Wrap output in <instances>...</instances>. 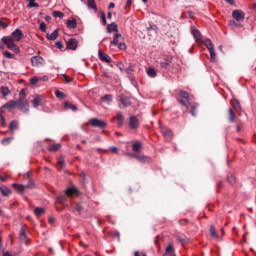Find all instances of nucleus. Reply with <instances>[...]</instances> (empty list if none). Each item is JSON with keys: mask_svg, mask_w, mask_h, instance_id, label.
I'll list each match as a JSON object with an SVG mask.
<instances>
[{"mask_svg": "<svg viewBox=\"0 0 256 256\" xmlns=\"http://www.w3.org/2000/svg\"><path fill=\"white\" fill-rule=\"evenodd\" d=\"M27 97V90L22 89L19 94V99L16 101V107L22 113H29V101H27L25 98Z\"/></svg>", "mask_w": 256, "mask_h": 256, "instance_id": "obj_1", "label": "nucleus"}, {"mask_svg": "<svg viewBox=\"0 0 256 256\" xmlns=\"http://www.w3.org/2000/svg\"><path fill=\"white\" fill-rule=\"evenodd\" d=\"M118 103L119 107H124V109H127V107H131L133 105V97L127 94H120L118 96Z\"/></svg>", "mask_w": 256, "mask_h": 256, "instance_id": "obj_2", "label": "nucleus"}, {"mask_svg": "<svg viewBox=\"0 0 256 256\" xmlns=\"http://www.w3.org/2000/svg\"><path fill=\"white\" fill-rule=\"evenodd\" d=\"M2 41L7 46V48L10 49V51H13L14 53H19V48L13 42V38L4 36L2 38Z\"/></svg>", "mask_w": 256, "mask_h": 256, "instance_id": "obj_3", "label": "nucleus"}, {"mask_svg": "<svg viewBox=\"0 0 256 256\" xmlns=\"http://www.w3.org/2000/svg\"><path fill=\"white\" fill-rule=\"evenodd\" d=\"M178 96L180 97L178 99V103H180V105H183V107H186V109H189V106L187 105V101H189V93L183 90H179Z\"/></svg>", "mask_w": 256, "mask_h": 256, "instance_id": "obj_4", "label": "nucleus"}, {"mask_svg": "<svg viewBox=\"0 0 256 256\" xmlns=\"http://www.w3.org/2000/svg\"><path fill=\"white\" fill-rule=\"evenodd\" d=\"M89 123L91 127H97L98 129H105V127H107V122L99 120L98 118H91Z\"/></svg>", "mask_w": 256, "mask_h": 256, "instance_id": "obj_5", "label": "nucleus"}, {"mask_svg": "<svg viewBox=\"0 0 256 256\" xmlns=\"http://www.w3.org/2000/svg\"><path fill=\"white\" fill-rule=\"evenodd\" d=\"M232 17L235 19V21L241 23L245 21V12H243V10H234L232 12Z\"/></svg>", "mask_w": 256, "mask_h": 256, "instance_id": "obj_6", "label": "nucleus"}, {"mask_svg": "<svg viewBox=\"0 0 256 256\" xmlns=\"http://www.w3.org/2000/svg\"><path fill=\"white\" fill-rule=\"evenodd\" d=\"M32 67H41L45 63V59L41 56H33L31 58Z\"/></svg>", "mask_w": 256, "mask_h": 256, "instance_id": "obj_7", "label": "nucleus"}, {"mask_svg": "<svg viewBox=\"0 0 256 256\" xmlns=\"http://www.w3.org/2000/svg\"><path fill=\"white\" fill-rule=\"evenodd\" d=\"M78 41L75 38H70L67 43L66 47L67 49H70L71 51H75L77 49Z\"/></svg>", "mask_w": 256, "mask_h": 256, "instance_id": "obj_8", "label": "nucleus"}, {"mask_svg": "<svg viewBox=\"0 0 256 256\" xmlns=\"http://www.w3.org/2000/svg\"><path fill=\"white\" fill-rule=\"evenodd\" d=\"M130 129H139V119L137 116H131L129 120Z\"/></svg>", "mask_w": 256, "mask_h": 256, "instance_id": "obj_9", "label": "nucleus"}, {"mask_svg": "<svg viewBox=\"0 0 256 256\" xmlns=\"http://www.w3.org/2000/svg\"><path fill=\"white\" fill-rule=\"evenodd\" d=\"M171 61H173V57L167 56L162 62H160V67L162 69H169L171 67Z\"/></svg>", "mask_w": 256, "mask_h": 256, "instance_id": "obj_10", "label": "nucleus"}, {"mask_svg": "<svg viewBox=\"0 0 256 256\" xmlns=\"http://www.w3.org/2000/svg\"><path fill=\"white\" fill-rule=\"evenodd\" d=\"M162 135L165 137L166 141H171L173 139V131L169 128H162Z\"/></svg>", "mask_w": 256, "mask_h": 256, "instance_id": "obj_11", "label": "nucleus"}, {"mask_svg": "<svg viewBox=\"0 0 256 256\" xmlns=\"http://www.w3.org/2000/svg\"><path fill=\"white\" fill-rule=\"evenodd\" d=\"M13 41H21L23 39V31L21 29H16L12 32Z\"/></svg>", "mask_w": 256, "mask_h": 256, "instance_id": "obj_12", "label": "nucleus"}, {"mask_svg": "<svg viewBox=\"0 0 256 256\" xmlns=\"http://www.w3.org/2000/svg\"><path fill=\"white\" fill-rule=\"evenodd\" d=\"M98 57L100 61H103L104 63H111V56L108 54H105L103 51L99 50Z\"/></svg>", "mask_w": 256, "mask_h": 256, "instance_id": "obj_13", "label": "nucleus"}, {"mask_svg": "<svg viewBox=\"0 0 256 256\" xmlns=\"http://www.w3.org/2000/svg\"><path fill=\"white\" fill-rule=\"evenodd\" d=\"M192 35L196 41H201L203 39V36L201 35V32L195 27H191Z\"/></svg>", "mask_w": 256, "mask_h": 256, "instance_id": "obj_14", "label": "nucleus"}, {"mask_svg": "<svg viewBox=\"0 0 256 256\" xmlns=\"http://www.w3.org/2000/svg\"><path fill=\"white\" fill-rule=\"evenodd\" d=\"M78 193H79V189L75 187H70L65 191L66 197H75V195H77Z\"/></svg>", "mask_w": 256, "mask_h": 256, "instance_id": "obj_15", "label": "nucleus"}, {"mask_svg": "<svg viewBox=\"0 0 256 256\" xmlns=\"http://www.w3.org/2000/svg\"><path fill=\"white\" fill-rule=\"evenodd\" d=\"M231 107L234 109V111L239 112L241 111V103L237 99H232L231 102Z\"/></svg>", "mask_w": 256, "mask_h": 256, "instance_id": "obj_16", "label": "nucleus"}, {"mask_svg": "<svg viewBox=\"0 0 256 256\" xmlns=\"http://www.w3.org/2000/svg\"><path fill=\"white\" fill-rule=\"evenodd\" d=\"M228 121L229 123H235L237 121V115H235V112L231 108L228 110Z\"/></svg>", "mask_w": 256, "mask_h": 256, "instance_id": "obj_17", "label": "nucleus"}, {"mask_svg": "<svg viewBox=\"0 0 256 256\" xmlns=\"http://www.w3.org/2000/svg\"><path fill=\"white\" fill-rule=\"evenodd\" d=\"M15 107H17V101L10 100L3 106V109H8L9 111H11L12 109H15Z\"/></svg>", "mask_w": 256, "mask_h": 256, "instance_id": "obj_18", "label": "nucleus"}, {"mask_svg": "<svg viewBox=\"0 0 256 256\" xmlns=\"http://www.w3.org/2000/svg\"><path fill=\"white\" fill-rule=\"evenodd\" d=\"M143 147V144L139 141H136L133 145H132V151H134V153H140L141 149Z\"/></svg>", "mask_w": 256, "mask_h": 256, "instance_id": "obj_19", "label": "nucleus"}, {"mask_svg": "<svg viewBox=\"0 0 256 256\" xmlns=\"http://www.w3.org/2000/svg\"><path fill=\"white\" fill-rule=\"evenodd\" d=\"M9 129L11 133H15L17 129H19V122L17 120H13L10 122Z\"/></svg>", "mask_w": 256, "mask_h": 256, "instance_id": "obj_20", "label": "nucleus"}, {"mask_svg": "<svg viewBox=\"0 0 256 256\" xmlns=\"http://www.w3.org/2000/svg\"><path fill=\"white\" fill-rule=\"evenodd\" d=\"M107 31L108 33H113V31H115V33H119V28L117 27V24L111 23L108 24Z\"/></svg>", "mask_w": 256, "mask_h": 256, "instance_id": "obj_21", "label": "nucleus"}, {"mask_svg": "<svg viewBox=\"0 0 256 256\" xmlns=\"http://www.w3.org/2000/svg\"><path fill=\"white\" fill-rule=\"evenodd\" d=\"M46 37L50 41H55L57 39V37H59V29L54 30L53 33H51V34H47Z\"/></svg>", "mask_w": 256, "mask_h": 256, "instance_id": "obj_22", "label": "nucleus"}, {"mask_svg": "<svg viewBox=\"0 0 256 256\" xmlns=\"http://www.w3.org/2000/svg\"><path fill=\"white\" fill-rule=\"evenodd\" d=\"M228 27H231L232 29H237V27H243V25L237 20H230L228 21Z\"/></svg>", "mask_w": 256, "mask_h": 256, "instance_id": "obj_23", "label": "nucleus"}, {"mask_svg": "<svg viewBox=\"0 0 256 256\" xmlns=\"http://www.w3.org/2000/svg\"><path fill=\"white\" fill-rule=\"evenodd\" d=\"M0 191L3 197H9V195H11V189H9L7 186H1Z\"/></svg>", "mask_w": 256, "mask_h": 256, "instance_id": "obj_24", "label": "nucleus"}, {"mask_svg": "<svg viewBox=\"0 0 256 256\" xmlns=\"http://www.w3.org/2000/svg\"><path fill=\"white\" fill-rule=\"evenodd\" d=\"M19 237H20V241H23L24 243H27V233L25 232L24 227H22L20 229Z\"/></svg>", "mask_w": 256, "mask_h": 256, "instance_id": "obj_25", "label": "nucleus"}, {"mask_svg": "<svg viewBox=\"0 0 256 256\" xmlns=\"http://www.w3.org/2000/svg\"><path fill=\"white\" fill-rule=\"evenodd\" d=\"M66 25L68 29H76L77 28V20L72 19V20H67Z\"/></svg>", "mask_w": 256, "mask_h": 256, "instance_id": "obj_26", "label": "nucleus"}, {"mask_svg": "<svg viewBox=\"0 0 256 256\" xmlns=\"http://www.w3.org/2000/svg\"><path fill=\"white\" fill-rule=\"evenodd\" d=\"M137 161H139V163H149L151 158L145 155H138Z\"/></svg>", "mask_w": 256, "mask_h": 256, "instance_id": "obj_27", "label": "nucleus"}, {"mask_svg": "<svg viewBox=\"0 0 256 256\" xmlns=\"http://www.w3.org/2000/svg\"><path fill=\"white\" fill-rule=\"evenodd\" d=\"M12 187H14V189H16V191H18V193H23V191H25L26 186L23 184H12Z\"/></svg>", "mask_w": 256, "mask_h": 256, "instance_id": "obj_28", "label": "nucleus"}, {"mask_svg": "<svg viewBox=\"0 0 256 256\" xmlns=\"http://www.w3.org/2000/svg\"><path fill=\"white\" fill-rule=\"evenodd\" d=\"M59 149H61V144L57 143V144H51L48 147V151H51L53 153H55L56 151H59Z\"/></svg>", "mask_w": 256, "mask_h": 256, "instance_id": "obj_29", "label": "nucleus"}, {"mask_svg": "<svg viewBox=\"0 0 256 256\" xmlns=\"http://www.w3.org/2000/svg\"><path fill=\"white\" fill-rule=\"evenodd\" d=\"M41 101H43V98L41 96H37L33 101H32V104H33V107L35 109H37V107H39L41 105Z\"/></svg>", "mask_w": 256, "mask_h": 256, "instance_id": "obj_30", "label": "nucleus"}, {"mask_svg": "<svg viewBox=\"0 0 256 256\" xmlns=\"http://www.w3.org/2000/svg\"><path fill=\"white\" fill-rule=\"evenodd\" d=\"M123 38V36L119 33L114 34L113 41L110 42L111 45H118L119 44V39Z\"/></svg>", "mask_w": 256, "mask_h": 256, "instance_id": "obj_31", "label": "nucleus"}, {"mask_svg": "<svg viewBox=\"0 0 256 256\" xmlns=\"http://www.w3.org/2000/svg\"><path fill=\"white\" fill-rule=\"evenodd\" d=\"M64 108L65 109H70L71 111H77V106L73 105L69 101L64 102Z\"/></svg>", "mask_w": 256, "mask_h": 256, "instance_id": "obj_32", "label": "nucleus"}, {"mask_svg": "<svg viewBox=\"0 0 256 256\" xmlns=\"http://www.w3.org/2000/svg\"><path fill=\"white\" fill-rule=\"evenodd\" d=\"M175 253V248L173 247V244H169L165 249V255H173Z\"/></svg>", "mask_w": 256, "mask_h": 256, "instance_id": "obj_33", "label": "nucleus"}, {"mask_svg": "<svg viewBox=\"0 0 256 256\" xmlns=\"http://www.w3.org/2000/svg\"><path fill=\"white\" fill-rule=\"evenodd\" d=\"M204 45H205V47H207V49H208L209 51L215 50V48L213 47V42H211L210 39H206V40L204 41Z\"/></svg>", "mask_w": 256, "mask_h": 256, "instance_id": "obj_34", "label": "nucleus"}, {"mask_svg": "<svg viewBox=\"0 0 256 256\" xmlns=\"http://www.w3.org/2000/svg\"><path fill=\"white\" fill-rule=\"evenodd\" d=\"M1 94L3 95V97H7V95H9L11 93V91L9 90V87L7 86H2L0 88Z\"/></svg>", "mask_w": 256, "mask_h": 256, "instance_id": "obj_35", "label": "nucleus"}, {"mask_svg": "<svg viewBox=\"0 0 256 256\" xmlns=\"http://www.w3.org/2000/svg\"><path fill=\"white\" fill-rule=\"evenodd\" d=\"M101 101H104L105 103H111L113 101V95L106 94L101 98Z\"/></svg>", "mask_w": 256, "mask_h": 256, "instance_id": "obj_36", "label": "nucleus"}, {"mask_svg": "<svg viewBox=\"0 0 256 256\" xmlns=\"http://www.w3.org/2000/svg\"><path fill=\"white\" fill-rule=\"evenodd\" d=\"M116 119L117 121H119V127H121V125H123V122L125 121V116H123L121 112H118L116 115Z\"/></svg>", "mask_w": 256, "mask_h": 256, "instance_id": "obj_37", "label": "nucleus"}, {"mask_svg": "<svg viewBox=\"0 0 256 256\" xmlns=\"http://www.w3.org/2000/svg\"><path fill=\"white\" fill-rule=\"evenodd\" d=\"M198 108H199V104H193L191 106L190 113H191L192 117H196L197 116V109Z\"/></svg>", "mask_w": 256, "mask_h": 256, "instance_id": "obj_38", "label": "nucleus"}, {"mask_svg": "<svg viewBox=\"0 0 256 256\" xmlns=\"http://www.w3.org/2000/svg\"><path fill=\"white\" fill-rule=\"evenodd\" d=\"M56 202H58L60 205H65V203L67 202V196H58L56 198Z\"/></svg>", "mask_w": 256, "mask_h": 256, "instance_id": "obj_39", "label": "nucleus"}, {"mask_svg": "<svg viewBox=\"0 0 256 256\" xmlns=\"http://www.w3.org/2000/svg\"><path fill=\"white\" fill-rule=\"evenodd\" d=\"M210 235L215 239H219V234H217V230L215 229V226H210Z\"/></svg>", "mask_w": 256, "mask_h": 256, "instance_id": "obj_40", "label": "nucleus"}, {"mask_svg": "<svg viewBox=\"0 0 256 256\" xmlns=\"http://www.w3.org/2000/svg\"><path fill=\"white\" fill-rule=\"evenodd\" d=\"M57 165H58L60 171L65 169V159L59 158L57 161Z\"/></svg>", "mask_w": 256, "mask_h": 256, "instance_id": "obj_41", "label": "nucleus"}, {"mask_svg": "<svg viewBox=\"0 0 256 256\" xmlns=\"http://www.w3.org/2000/svg\"><path fill=\"white\" fill-rule=\"evenodd\" d=\"M34 213H35L36 217H41V215H43V213H45V209L37 207V208H35Z\"/></svg>", "mask_w": 256, "mask_h": 256, "instance_id": "obj_42", "label": "nucleus"}, {"mask_svg": "<svg viewBox=\"0 0 256 256\" xmlns=\"http://www.w3.org/2000/svg\"><path fill=\"white\" fill-rule=\"evenodd\" d=\"M227 181H228V183H230V185H235V182H236L235 175L228 174Z\"/></svg>", "mask_w": 256, "mask_h": 256, "instance_id": "obj_43", "label": "nucleus"}, {"mask_svg": "<svg viewBox=\"0 0 256 256\" xmlns=\"http://www.w3.org/2000/svg\"><path fill=\"white\" fill-rule=\"evenodd\" d=\"M210 61H212V63H215V61H217V54H215V50H210Z\"/></svg>", "mask_w": 256, "mask_h": 256, "instance_id": "obj_44", "label": "nucleus"}, {"mask_svg": "<svg viewBox=\"0 0 256 256\" xmlns=\"http://www.w3.org/2000/svg\"><path fill=\"white\" fill-rule=\"evenodd\" d=\"M147 74L149 77H157V72L153 68H149Z\"/></svg>", "mask_w": 256, "mask_h": 256, "instance_id": "obj_45", "label": "nucleus"}, {"mask_svg": "<svg viewBox=\"0 0 256 256\" xmlns=\"http://www.w3.org/2000/svg\"><path fill=\"white\" fill-rule=\"evenodd\" d=\"M87 5L89 9H97V5H95V0H88Z\"/></svg>", "mask_w": 256, "mask_h": 256, "instance_id": "obj_46", "label": "nucleus"}, {"mask_svg": "<svg viewBox=\"0 0 256 256\" xmlns=\"http://www.w3.org/2000/svg\"><path fill=\"white\" fill-rule=\"evenodd\" d=\"M53 17H58L59 19H63V17H65V14H63V12L61 11H54L53 12Z\"/></svg>", "mask_w": 256, "mask_h": 256, "instance_id": "obj_47", "label": "nucleus"}, {"mask_svg": "<svg viewBox=\"0 0 256 256\" xmlns=\"http://www.w3.org/2000/svg\"><path fill=\"white\" fill-rule=\"evenodd\" d=\"M74 209L78 213H83V205H81L80 203H76Z\"/></svg>", "mask_w": 256, "mask_h": 256, "instance_id": "obj_48", "label": "nucleus"}, {"mask_svg": "<svg viewBox=\"0 0 256 256\" xmlns=\"http://www.w3.org/2000/svg\"><path fill=\"white\" fill-rule=\"evenodd\" d=\"M3 56L6 57V59H14L15 55L11 54L9 51H4Z\"/></svg>", "mask_w": 256, "mask_h": 256, "instance_id": "obj_49", "label": "nucleus"}, {"mask_svg": "<svg viewBox=\"0 0 256 256\" xmlns=\"http://www.w3.org/2000/svg\"><path fill=\"white\" fill-rule=\"evenodd\" d=\"M29 3H28V7L31 9L33 7H39V4L35 3V1L37 0H27Z\"/></svg>", "mask_w": 256, "mask_h": 256, "instance_id": "obj_50", "label": "nucleus"}, {"mask_svg": "<svg viewBox=\"0 0 256 256\" xmlns=\"http://www.w3.org/2000/svg\"><path fill=\"white\" fill-rule=\"evenodd\" d=\"M12 139H13V137L4 138L3 140H1V144L2 145H9V143H11Z\"/></svg>", "mask_w": 256, "mask_h": 256, "instance_id": "obj_51", "label": "nucleus"}, {"mask_svg": "<svg viewBox=\"0 0 256 256\" xmlns=\"http://www.w3.org/2000/svg\"><path fill=\"white\" fill-rule=\"evenodd\" d=\"M26 189H33L35 187V182L33 180L29 179L28 183L25 185Z\"/></svg>", "mask_w": 256, "mask_h": 256, "instance_id": "obj_52", "label": "nucleus"}, {"mask_svg": "<svg viewBox=\"0 0 256 256\" xmlns=\"http://www.w3.org/2000/svg\"><path fill=\"white\" fill-rule=\"evenodd\" d=\"M39 81H41V77H33V78H31V84L32 85H37V83H39Z\"/></svg>", "mask_w": 256, "mask_h": 256, "instance_id": "obj_53", "label": "nucleus"}, {"mask_svg": "<svg viewBox=\"0 0 256 256\" xmlns=\"http://www.w3.org/2000/svg\"><path fill=\"white\" fill-rule=\"evenodd\" d=\"M117 46H118V49H120L121 51H125V49H127V45L123 42L118 43Z\"/></svg>", "mask_w": 256, "mask_h": 256, "instance_id": "obj_54", "label": "nucleus"}, {"mask_svg": "<svg viewBox=\"0 0 256 256\" xmlns=\"http://www.w3.org/2000/svg\"><path fill=\"white\" fill-rule=\"evenodd\" d=\"M40 31H42L43 33L47 31V24H45V22L40 23Z\"/></svg>", "mask_w": 256, "mask_h": 256, "instance_id": "obj_55", "label": "nucleus"}, {"mask_svg": "<svg viewBox=\"0 0 256 256\" xmlns=\"http://www.w3.org/2000/svg\"><path fill=\"white\" fill-rule=\"evenodd\" d=\"M56 97L58 98V99H63V97H65V93H63V92H61V91H56Z\"/></svg>", "mask_w": 256, "mask_h": 256, "instance_id": "obj_56", "label": "nucleus"}, {"mask_svg": "<svg viewBox=\"0 0 256 256\" xmlns=\"http://www.w3.org/2000/svg\"><path fill=\"white\" fill-rule=\"evenodd\" d=\"M101 20L103 25H107V18L105 16V12H101Z\"/></svg>", "mask_w": 256, "mask_h": 256, "instance_id": "obj_57", "label": "nucleus"}, {"mask_svg": "<svg viewBox=\"0 0 256 256\" xmlns=\"http://www.w3.org/2000/svg\"><path fill=\"white\" fill-rule=\"evenodd\" d=\"M0 123H1L2 127H5V125H7V123L5 121V117L1 114H0Z\"/></svg>", "mask_w": 256, "mask_h": 256, "instance_id": "obj_58", "label": "nucleus"}, {"mask_svg": "<svg viewBox=\"0 0 256 256\" xmlns=\"http://www.w3.org/2000/svg\"><path fill=\"white\" fill-rule=\"evenodd\" d=\"M0 27H3V29H7L9 27V24H7L4 21L0 20Z\"/></svg>", "mask_w": 256, "mask_h": 256, "instance_id": "obj_59", "label": "nucleus"}, {"mask_svg": "<svg viewBox=\"0 0 256 256\" xmlns=\"http://www.w3.org/2000/svg\"><path fill=\"white\" fill-rule=\"evenodd\" d=\"M63 77H64L66 83H71L73 81V78H69V76H67L65 74L63 75Z\"/></svg>", "mask_w": 256, "mask_h": 256, "instance_id": "obj_60", "label": "nucleus"}, {"mask_svg": "<svg viewBox=\"0 0 256 256\" xmlns=\"http://www.w3.org/2000/svg\"><path fill=\"white\" fill-rule=\"evenodd\" d=\"M110 151H111V153H118L119 148H117V147H115V146H111V147H110Z\"/></svg>", "mask_w": 256, "mask_h": 256, "instance_id": "obj_61", "label": "nucleus"}, {"mask_svg": "<svg viewBox=\"0 0 256 256\" xmlns=\"http://www.w3.org/2000/svg\"><path fill=\"white\" fill-rule=\"evenodd\" d=\"M134 256H147V254H145L143 252L135 251Z\"/></svg>", "mask_w": 256, "mask_h": 256, "instance_id": "obj_62", "label": "nucleus"}, {"mask_svg": "<svg viewBox=\"0 0 256 256\" xmlns=\"http://www.w3.org/2000/svg\"><path fill=\"white\" fill-rule=\"evenodd\" d=\"M126 73H128V75H131V73H133V66H129L128 68H126Z\"/></svg>", "mask_w": 256, "mask_h": 256, "instance_id": "obj_63", "label": "nucleus"}, {"mask_svg": "<svg viewBox=\"0 0 256 256\" xmlns=\"http://www.w3.org/2000/svg\"><path fill=\"white\" fill-rule=\"evenodd\" d=\"M57 49H63V43L62 42H56Z\"/></svg>", "mask_w": 256, "mask_h": 256, "instance_id": "obj_64", "label": "nucleus"}]
</instances>
